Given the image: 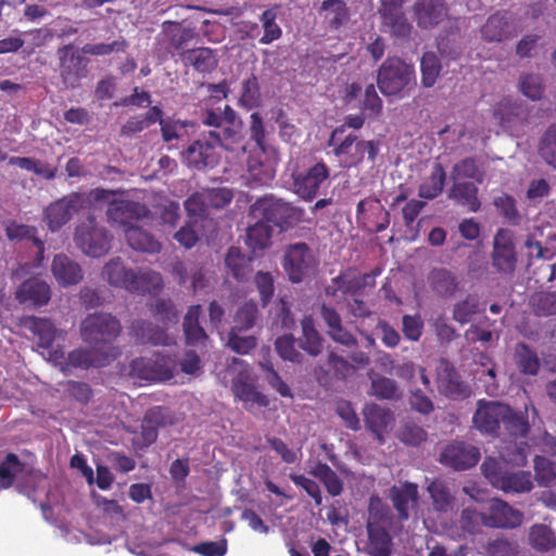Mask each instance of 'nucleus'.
<instances>
[{
  "label": "nucleus",
  "instance_id": "obj_1",
  "mask_svg": "<svg viewBox=\"0 0 556 556\" xmlns=\"http://www.w3.org/2000/svg\"><path fill=\"white\" fill-rule=\"evenodd\" d=\"M472 421L481 433L492 437L525 438L530 430L527 416L500 401H478Z\"/></svg>",
  "mask_w": 556,
  "mask_h": 556
},
{
  "label": "nucleus",
  "instance_id": "obj_2",
  "mask_svg": "<svg viewBox=\"0 0 556 556\" xmlns=\"http://www.w3.org/2000/svg\"><path fill=\"white\" fill-rule=\"evenodd\" d=\"M326 339L316 329L312 317L301 320V334L286 333L275 341V350L281 359L296 365L307 363V357H319L325 349Z\"/></svg>",
  "mask_w": 556,
  "mask_h": 556
},
{
  "label": "nucleus",
  "instance_id": "obj_3",
  "mask_svg": "<svg viewBox=\"0 0 556 556\" xmlns=\"http://www.w3.org/2000/svg\"><path fill=\"white\" fill-rule=\"evenodd\" d=\"M58 74L56 87L60 91H74L83 86V80L90 74V59L83 48L74 43L61 46L55 51Z\"/></svg>",
  "mask_w": 556,
  "mask_h": 556
},
{
  "label": "nucleus",
  "instance_id": "obj_4",
  "mask_svg": "<svg viewBox=\"0 0 556 556\" xmlns=\"http://www.w3.org/2000/svg\"><path fill=\"white\" fill-rule=\"evenodd\" d=\"M102 276L111 286L131 292L146 293L162 286L160 274L151 270L136 273L126 267L119 257H114L104 265Z\"/></svg>",
  "mask_w": 556,
  "mask_h": 556
},
{
  "label": "nucleus",
  "instance_id": "obj_5",
  "mask_svg": "<svg viewBox=\"0 0 556 556\" xmlns=\"http://www.w3.org/2000/svg\"><path fill=\"white\" fill-rule=\"evenodd\" d=\"M80 337L89 345L112 353V343L122 332L121 321L110 313L87 315L79 325Z\"/></svg>",
  "mask_w": 556,
  "mask_h": 556
},
{
  "label": "nucleus",
  "instance_id": "obj_6",
  "mask_svg": "<svg viewBox=\"0 0 556 556\" xmlns=\"http://www.w3.org/2000/svg\"><path fill=\"white\" fill-rule=\"evenodd\" d=\"M251 214L256 219H263L281 231L293 227L301 220L302 211L274 197H265L255 201Z\"/></svg>",
  "mask_w": 556,
  "mask_h": 556
},
{
  "label": "nucleus",
  "instance_id": "obj_7",
  "mask_svg": "<svg viewBox=\"0 0 556 556\" xmlns=\"http://www.w3.org/2000/svg\"><path fill=\"white\" fill-rule=\"evenodd\" d=\"M112 236L104 226L89 214L75 228L74 242L87 256L100 257L111 249Z\"/></svg>",
  "mask_w": 556,
  "mask_h": 556
},
{
  "label": "nucleus",
  "instance_id": "obj_8",
  "mask_svg": "<svg viewBox=\"0 0 556 556\" xmlns=\"http://www.w3.org/2000/svg\"><path fill=\"white\" fill-rule=\"evenodd\" d=\"M414 78L413 65L400 58H388L378 70L377 85L384 96H395L404 90Z\"/></svg>",
  "mask_w": 556,
  "mask_h": 556
},
{
  "label": "nucleus",
  "instance_id": "obj_9",
  "mask_svg": "<svg viewBox=\"0 0 556 556\" xmlns=\"http://www.w3.org/2000/svg\"><path fill=\"white\" fill-rule=\"evenodd\" d=\"M27 265H20L12 271L14 282H20L15 290V299L28 306L39 307L48 304L51 299V288L47 281L39 277L25 278Z\"/></svg>",
  "mask_w": 556,
  "mask_h": 556
},
{
  "label": "nucleus",
  "instance_id": "obj_10",
  "mask_svg": "<svg viewBox=\"0 0 556 556\" xmlns=\"http://www.w3.org/2000/svg\"><path fill=\"white\" fill-rule=\"evenodd\" d=\"M318 266L312 250L304 242L289 244L285 250L282 267L292 283L312 276Z\"/></svg>",
  "mask_w": 556,
  "mask_h": 556
},
{
  "label": "nucleus",
  "instance_id": "obj_11",
  "mask_svg": "<svg viewBox=\"0 0 556 556\" xmlns=\"http://www.w3.org/2000/svg\"><path fill=\"white\" fill-rule=\"evenodd\" d=\"M85 204V197L73 192L53 201L43 210L42 222L51 232L59 231Z\"/></svg>",
  "mask_w": 556,
  "mask_h": 556
},
{
  "label": "nucleus",
  "instance_id": "obj_12",
  "mask_svg": "<svg viewBox=\"0 0 556 556\" xmlns=\"http://www.w3.org/2000/svg\"><path fill=\"white\" fill-rule=\"evenodd\" d=\"M435 382L441 395L459 401L470 395L469 386L462 379L460 375L445 358H440L435 367Z\"/></svg>",
  "mask_w": 556,
  "mask_h": 556
},
{
  "label": "nucleus",
  "instance_id": "obj_13",
  "mask_svg": "<svg viewBox=\"0 0 556 556\" xmlns=\"http://www.w3.org/2000/svg\"><path fill=\"white\" fill-rule=\"evenodd\" d=\"M491 260L497 273L511 275L516 270L517 253L510 229L500 228L494 235Z\"/></svg>",
  "mask_w": 556,
  "mask_h": 556
},
{
  "label": "nucleus",
  "instance_id": "obj_14",
  "mask_svg": "<svg viewBox=\"0 0 556 556\" xmlns=\"http://www.w3.org/2000/svg\"><path fill=\"white\" fill-rule=\"evenodd\" d=\"M404 3L405 0H380L378 10L382 26L397 38H407L413 28L403 11Z\"/></svg>",
  "mask_w": 556,
  "mask_h": 556
},
{
  "label": "nucleus",
  "instance_id": "obj_15",
  "mask_svg": "<svg viewBox=\"0 0 556 556\" xmlns=\"http://www.w3.org/2000/svg\"><path fill=\"white\" fill-rule=\"evenodd\" d=\"M319 315L327 327L326 334L332 342L346 349L358 348V340L343 326L342 317L333 306L323 303Z\"/></svg>",
  "mask_w": 556,
  "mask_h": 556
},
{
  "label": "nucleus",
  "instance_id": "obj_16",
  "mask_svg": "<svg viewBox=\"0 0 556 556\" xmlns=\"http://www.w3.org/2000/svg\"><path fill=\"white\" fill-rule=\"evenodd\" d=\"M481 454L477 446L466 442H453L444 447L440 462L455 470H466L473 467Z\"/></svg>",
  "mask_w": 556,
  "mask_h": 556
},
{
  "label": "nucleus",
  "instance_id": "obj_17",
  "mask_svg": "<svg viewBox=\"0 0 556 556\" xmlns=\"http://www.w3.org/2000/svg\"><path fill=\"white\" fill-rule=\"evenodd\" d=\"M197 36L194 28L185 26L182 23L174 21H165L161 25V33L157 36L159 42L166 45V49L170 54H178L186 49L188 42Z\"/></svg>",
  "mask_w": 556,
  "mask_h": 556
},
{
  "label": "nucleus",
  "instance_id": "obj_18",
  "mask_svg": "<svg viewBox=\"0 0 556 556\" xmlns=\"http://www.w3.org/2000/svg\"><path fill=\"white\" fill-rule=\"evenodd\" d=\"M525 515L519 509L500 498H493L489 504L486 527L515 529L523 523Z\"/></svg>",
  "mask_w": 556,
  "mask_h": 556
},
{
  "label": "nucleus",
  "instance_id": "obj_19",
  "mask_svg": "<svg viewBox=\"0 0 556 556\" xmlns=\"http://www.w3.org/2000/svg\"><path fill=\"white\" fill-rule=\"evenodd\" d=\"M516 34V25L508 12H497L491 15L481 28L483 39L489 42H501L515 37Z\"/></svg>",
  "mask_w": 556,
  "mask_h": 556
},
{
  "label": "nucleus",
  "instance_id": "obj_20",
  "mask_svg": "<svg viewBox=\"0 0 556 556\" xmlns=\"http://www.w3.org/2000/svg\"><path fill=\"white\" fill-rule=\"evenodd\" d=\"M175 416L168 407L153 406L149 408L141 425V435L147 445H151L157 439V429L175 424Z\"/></svg>",
  "mask_w": 556,
  "mask_h": 556
},
{
  "label": "nucleus",
  "instance_id": "obj_21",
  "mask_svg": "<svg viewBox=\"0 0 556 556\" xmlns=\"http://www.w3.org/2000/svg\"><path fill=\"white\" fill-rule=\"evenodd\" d=\"M329 177V169L324 163H317L304 173L294 176L295 192L306 200L316 197L320 184Z\"/></svg>",
  "mask_w": 556,
  "mask_h": 556
},
{
  "label": "nucleus",
  "instance_id": "obj_22",
  "mask_svg": "<svg viewBox=\"0 0 556 556\" xmlns=\"http://www.w3.org/2000/svg\"><path fill=\"white\" fill-rule=\"evenodd\" d=\"M149 210L140 202L131 200H113L106 210L108 218L124 226H130L132 220L147 216Z\"/></svg>",
  "mask_w": 556,
  "mask_h": 556
},
{
  "label": "nucleus",
  "instance_id": "obj_23",
  "mask_svg": "<svg viewBox=\"0 0 556 556\" xmlns=\"http://www.w3.org/2000/svg\"><path fill=\"white\" fill-rule=\"evenodd\" d=\"M51 271L61 287L78 285L84 278L79 263L64 253L56 254L51 264Z\"/></svg>",
  "mask_w": 556,
  "mask_h": 556
},
{
  "label": "nucleus",
  "instance_id": "obj_24",
  "mask_svg": "<svg viewBox=\"0 0 556 556\" xmlns=\"http://www.w3.org/2000/svg\"><path fill=\"white\" fill-rule=\"evenodd\" d=\"M413 13L418 27L430 29L444 20L446 9L442 0H415Z\"/></svg>",
  "mask_w": 556,
  "mask_h": 556
},
{
  "label": "nucleus",
  "instance_id": "obj_25",
  "mask_svg": "<svg viewBox=\"0 0 556 556\" xmlns=\"http://www.w3.org/2000/svg\"><path fill=\"white\" fill-rule=\"evenodd\" d=\"M370 387L368 395L380 401H399L403 396V390L393 378L370 370L368 374Z\"/></svg>",
  "mask_w": 556,
  "mask_h": 556
},
{
  "label": "nucleus",
  "instance_id": "obj_26",
  "mask_svg": "<svg viewBox=\"0 0 556 556\" xmlns=\"http://www.w3.org/2000/svg\"><path fill=\"white\" fill-rule=\"evenodd\" d=\"M184 159L189 167L198 170L212 168L218 163V157L211 143L204 142L202 139L195 140L184 152Z\"/></svg>",
  "mask_w": 556,
  "mask_h": 556
},
{
  "label": "nucleus",
  "instance_id": "obj_27",
  "mask_svg": "<svg viewBox=\"0 0 556 556\" xmlns=\"http://www.w3.org/2000/svg\"><path fill=\"white\" fill-rule=\"evenodd\" d=\"M34 478L30 468L20 460L17 455L9 453L0 463V486L3 489L12 486L15 482Z\"/></svg>",
  "mask_w": 556,
  "mask_h": 556
},
{
  "label": "nucleus",
  "instance_id": "obj_28",
  "mask_svg": "<svg viewBox=\"0 0 556 556\" xmlns=\"http://www.w3.org/2000/svg\"><path fill=\"white\" fill-rule=\"evenodd\" d=\"M129 333L141 344L167 345L169 338L167 333L151 321L143 319L132 320Z\"/></svg>",
  "mask_w": 556,
  "mask_h": 556
},
{
  "label": "nucleus",
  "instance_id": "obj_29",
  "mask_svg": "<svg viewBox=\"0 0 556 556\" xmlns=\"http://www.w3.org/2000/svg\"><path fill=\"white\" fill-rule=\"evenodd\" d=\"M224 262L227 275L237 281H247L253 271V258L244 254L238 247H230L228 249Z\"/></svg>",
  "mask_w": 556,
  "mask_h": 556
},
{
  "label": "nucleus",
  "instance_id": "obj_30",
  "mask_svg": "<svg viewBox=\"0 0 556 556\" xmlns=\"http://www.w3.org/2000/svg\"><path fill=\"white\" fill-rule=\"evenodd\" d=\"M427 280L430 289L441 298H452L459 286L457 276L443 267L430 270Z\"/></svg>",
  "mask_w": 556,
  "mask_h": 556
},
{
  "label": "nucleus",
  "instance_id": "obj_31",
  "mask_svg": "<svg viewBox=\"0 0 556 556\" xmlns=\"http://www.w3.org/2000/svg\"><path fill=\"white\" fill-rule=\"evenodd\" d=\"M447 198L456 204L466 206L470 212H478L481 202L478 198V187L470 181L454 180L453 186L447 192Z\"/></svg>",
  "mask_w": 556,
  "mask_h": 556
},
{
  "label": "nucleus",
  "instance_id": "obj_32",
  "mask_svg": "<svg viewBox=\"0 0 556 556\" xmlns=\"http://www.w3.org/2000/svg\"><path fill=\"white\" fill-rule=\"evenodd\" d=\"M390 497L401 519L409 517V509L418 502V490L414 483L406 482L401 486L390 489Z\"/></svg>",
  "mask_w": 556,
  "mask_h": 556
},
{
  "label": "nucleus",
  "instance_id": "obj_33",
  "mask_svg": "<svg viewBox=\"0 0 556 556\" xmlns=\"http://www.w3.org/2000/svg\"><path fill=\"white\" fill-rule=\"evenodd\" d=\"M112 356V353L88 345V348L72 351L68 354V364L79 368L101 367L106 365Z\"/></svg>",
  "mask_w": 556,
  "mask_h": 556
},
{
  "label": "nucleus",
  "instance_id": "obj_34",
  "mask_svg": "<svg viewBox=\"0 0 556 556\" xmlns=\"http://www.w3.org/2000/svg\"><path fill=\"white\" fill-rule=\"evenodd\" d=\"M201 305H192L184 317L182 330L188 345H204L208 340L203 327L200 325Z\"/></svg>",
  "mask_w": 556,
  "mask_h": 556
},
{
  "label": "nucleus",
  "instance_id": "obj_35",
  "mask_svg": "<svg viewBox=\"0 0 556 556\" xmlns=\"http://www.w3.org/2000/svg\"><path fill=\"white\" fill-rule=\"evenodd\" d=\"M533 488L532 473L526 470H505L502 480H500V483L496 486V489L506 494L529 493Z\"/></svg>",
  "mask_w": 556,
  "mask_h": 556
},
{
  "label": "nucleus",
  "instance_id": "obj_36",
  "mask_svg": "<svg viewBox=\"0 0 556 556\" xmlns=\"http://www.w3.org/2000/svg\"><path fill=\"white\" fill-rule=\"evenodd\" d=\"M180 60L186 66L191 65L200 73H210L217 66L213 50L205 47L181 51Z\"/></svg>",
  "mask_w": 556,
  "mask_h": 556
},
{
  "label": "nucleus",
  "instance_id": "obj_37",
  "mask_svg": "<svg viewBox=\"0 0 556 556\" xmlns=\"http://www.w3.org/2000/svg\"><path fill=\"white\" fill-rule=\"evenodd\" d=\"M513 359L520 374L527 376H536L539 374L541 367L540 358L536 352L527 343H516Z\"/></svg>",
  "mask_w": 556,
  "mask_h": 556
},
{
  "label": "nucleus",
  "instance_id": "obj_38",
  "mask_svg": "<svg viewBox=\"0 0 556 556\" xmlns=\"http://www.w3.org/2000/svg\"><path fill=\"white\" fill-rule=\"evenodd\" d=\"M125 238L128 245L136 251L155 253L161 249L160 242L149 231L136 225L125 228Z\"/></svg>",
  "mask_w": 556,
  "mask_h": 556
},
{
  "label": "nucleus",
  "instance_id": "obj_39",
  "mask_svg": "<svg viewBox=\"0 0 556 556\" xmlns=\"http://www.w3.org/2000/svg\"><path fill=\"white\" fill-rule=\"evenodd\" d=\"M427 491L432 500L433 509L438 513L447 514L454 507L455 496L453 495L450 484L443 480H433Z\"/></svg>",
  "mask_w": 556,
  "mask_h": 556
},
{
  "label": "nucleus",
  "instance_id": "obj_40",
  "mask_svg": "<svg viewBox=\"0 0 556 556\" xmlns=\"http://www.w3.org/2000/svg\"><path fill=\"white\" fill-rule=\"evenodd\" d=\"M330 29H339L349 18V9L343 0H325L318 11Z\"/></svg>",
  "mask_w": 556,
  "mask_h": 556
},
{
  "label": "nucleus",
  "instance_id": "obj_41",
  "mask_svg": "<svg viewBox=\"0 0 556 556\" xmlns=\"http://www.w3.org/2000/svg\"><path fill=\"white\" fill-rule=\"evenodd\" d=\"M5 235L10 241H24L31 240L37 251V260L43 258L45 243L37 237V228L25 224H18L16 222H9L5 226Z\"/></svg>",
  "mask_w": 556,
  "mask_h": 556
},
{
  "label": "nucleus",
  "instance_id": "obj_42",
  "mask_svg": "<svg viewBox=\"0 0 556 556\" xmlns=\"http://www.w3.org/2000/svg\"><path fill=\"white\" fill-rule=\"evenodd\" d=\"M132 369L144 380L163 381L170 379L173 376L168 367L151 358L134 361Z\"/></svg>",
  "mask_w": 556,
  "mask_h": 556
},
{
  "label": "nucleus",
  "instance_id": "obj_43",
  "mask_svg": "<svg viewBox=\"0 0 556 556\" xmlns=\"http://www.w3.org/2000/svg\"><path fill=\"white\" fill-rule=\"evenodd\" d=\"M363 415L366 427L377 434L382 432L393 418V414L389 408L376 403L365 405Z\"/></svg>",
  "mask_w": 556,
  "mask_h": 556
},
{
  "label": "nucleus",
  "instance_id": "obj_44",
  "mask_svg": "<svg viewBox=\"0 0 556 556\" xmlns=\"http://www.w3.org/2000/svg\"><path fill=\"white\" fill-rule=\"evenodd\" d=\"M496 116L505 128H513L527 118V109L521 102L504 101L500 104Z\"/></svg>",
  "mask_w": 556,
  "mask_h": 556
},
{
  "label": "nucleus",
  "instance_id": "obj_45",
  "mask_svg": "<svg viewBox=\"0 0 556 556\" xmlns=\"http://www.w3.org/2000/svg\"><path fill=\"white\" fill-rule=\"evenodd\" d=\"M445 179L446 174L443 166L435 163L430 177L419 186L418 195L427 200L437 198L443 190Z\"/></svg>",
  "mask_w": 556,
  "mask_h": 556
},
{
  "label": "nucleus",
  "instance_id": "obj_46",
  "mask_svg": "<svg viewBox=\"0 0 556 556\" xmlns=\"http://www.w3.org/2000/svg\"><path fill=\"white\" fill-rule=\"evenodd\" d=\"M273 226L267 224L263 219H257V222L248 228L247 232V243L256 252L257 250H264L270 243V238L273 233Z\"/></svg>",
  "mask_w": 556,
  "mask_h": 556
},
{
  "label": "nucleus",
  "instance_id": "obj_47",
  "mask_svg": "<svg viewBox=\"0 0 556 556\" xmlns=\"http://www.w3.org/2000/svg\"><path fill=\"white\" fill-rule=\"evenodd\" d=\"M538 153L546 165L556 169V123L551 124L541 136Z\"/></svg>",
  "mask_w": 556,
  "mask_h": 556
},
{
  "label": "nucleus",
  "instance_id": "obj_48",
  "mask_svg": "<svg viewBox=\"0 0 556 556\" xmlns=\"http://www.w3.org/2000/svg\"><path fill=\"white\" fill-rule=\"evenodd\" d=\"M257 318L258 308L256 303L252 301L245 302L237 309L233 316V325L229 330L245 332L256 325Z\"/></svg>",
  "mask_w": 556,
  "mask_h": 556
},
{
  "label": "nucleus",
  "instance_id": "obj_49",
  "mask_svg": "<svg viewBox=\"0 0 556 556\" xmlns=\"http://www.w3.org/2000/svg\"><path fill=\"white\" fill-rule=\"evenodd\" d=\"M485 172L481 168L477 161L472 157H467L456 163L451 172V178L453 180L459 179H473L478 184H482L484 180Z\"/></svg>",
  "mask_w": 556,
  "mask_h": 556
},
{
  "label": "nucleus",
  "instance_id": "obj_50",
  "mask_svg": "<svg viewBox=\"0 0 556 556\" xmlns=\"http://www.w3.org/2000/svg\"><path fill=\"white\" fill-rule=\"evenodd\" d=\"M529 543L540 552H547L556 546V538L548 526L538 523L529 530Z\"/></svg>",
  "mask_w": 556,
  "mask_h": 556
},
{
  "label": "nucleus",
  "instance_id": "obj_51",
  "mask_svg": "<svg viewBox=\"0 0 556 556\" xmlns=\"http://www.w3.org/2000/svg\"><path fill=\"white\" fill-rule=\"evenodd\" d=\"M530 304L536 316L556 315V291H539L532 294Z\"/></svg>",
  "mask_w": 556,
  "mask_h": 556
},
{
  "label": "nucleus",
  "instance_id": "obj_52",
  "mask_svg": "<svg viewBox=\"0 0 556 556\" xmlns=\"http://www.w3.org/2000/svg\"><path fill=\"white\" fill-rule=\"evenodd\" d=\"M421 84L424 87H432L442 70L441 62L437 54L432 51L425 52L421 61Z\"/></svg>",
  "mask_w": 556,
  "mask_h": 556
},
{
  "label": "nucleus",
  "instance_id": "obj_53",
  "mask_svg": "<svg viewBox=\"0 0 556 556\" xmlns=\"http://www.w3.org/2000/svg\"><path fill=\"white\" fill-rule=\"evenodd\" d=\"M128 47V41L124 37H118L116 40L109 43H86L81 48L86 55L105 56L112 53H123Z\"/></svg>",
  "mask_w": 556,
  "mask_h": 556
},
{
  "label": "nucleus",
  "instance_id": "obj_54",
  "mask_svg": "<svg viewBox=\"0 0 556 556\" xmlns=\"http://www.w3.org/2000/svg\"><path fill=\"white\" fill-rule=\"evenodd\" d=\"M277 10V7L270 8L264 11L260 17L264 28V35L260 39V42L263 45H269L273 41L278 40L282 35L280 26L276 23Z\"/></svg>",
  "mask_w": 556,
  "mask_h": 556
},
{
  "label": "nucleus",
  "instance_id": "obj_55",
  "mask_svg": "<svg viewBox=\"0 0 556 556\" xmlns=\"http://www.w3.org/2000/svg\"><path fill=\"white\" fill-rule=\"evenodd\" d=\"M370 554L375 556H390L391 539L387 531L381 528L375 529L371 523L368 525Z\"/></svg>",
  "mask_w": 556,
  "mask_h": 556
},
{
  "label": "nucleus",
  "instance_id": "obj_56",
  "mask_svg": "<svg viewBox=\"0 0 556 556\" xmlns=\"http://www.w3.org/2000/svg\"><path fill=\"white\" fill-rule=\"evenodd\" d=\"M242 333L229 330L226 346L237 354L245 355L257 346L258 340L253 334L243 336Z\"/></svg>",
  "mask_w": 556,
  "mask_h": 556
},
{
  "label": "nucleus",
  "instance_id": "obj_57",
  "mask_svg": "<svg viewBox=\"0 0 556 556\" xmlns=\"http://www.w3.org/2000/svg\"><path fill=\"white\" fill-rule=\"evenodd\" d=\"M192 125V123L187 121L166 117L164 121H160L162 139L165 142L181 139L187 136V128Z\"/></svg>",
  "mask_w": 556,
  "mask_h": 556
},
{
  "label": "nucleus",
  "instance_id": "obj_58",
  "mask_svg": "<svg viewBox=\"0 0 556 556\" xmlns=\"http://www.w3.org/2000/svg\"><path fill=\"white\" fill-rule=\"evenodd\" d=\"M233 390L236 396L245 403L251 402L261 407H266L269 405L268 397L262 392H260L255 386L249 382L238 381L235 383Z\"/></svg>",
  "mask_w": 556,
  "mask_h": 556
},
{
  "label": "nucleus",
  "instance_id": "obj_59",
  "mask_svg": "<svg viewBox=\"0 0 556 556\" xmlns=\"http://www.w3.org/2000/svg\"><path fill=\"white\" fill-rule=\"evenodd\" d=\"M479 299L475 294H468L463 301L457 302L453 308V318L464 325L479 312Z\"/></svg>",
  "mask_w": 556,
  "mask_h": 556
},
{
  "label": "nucleus",
  "instance_id": "obj_60",
  "mask_svg": "<svg viewBox=\"0 0 556 556\" xmlns=\"http://www.w3.org/2000/svg\"><path fill=\"white\" fill-rule=\"evenodd\" d=\"M493 204L508 224L516 226L521 223V215L517 210L516 200L511 195L502 194L496 197Z\"/></svg>",
  "mask_w": 556,
  "mask_h": 556
},
{
  "label": "nucleus",
  "instance_id": "obj_61",
  "mask_svg": "<svg viewBox=\"0 0 556 556\" xmlns=\"http://www.w3.org/2000/svg\"><path fill=\"white\" fill-rule=\"evenodd\" d=\"M258 366L261 367L264 379L267 383L276 390L283 397H293L292 391L289 386L281 379L279 374L275 370L273 364L268 361L260 362Z\"/></svg>",
  "mask_w": 556,
  "mask_h": 556
},
{
  "label": "nucleus",
  "instance_id": "obj_62",
  "mask_svg": "<svg viewBox=\"0 0 556 556\" xmlns=\"http://www.w3.org/2000/svg\"><path fill=\"white\" fill-rule=\"evenodd\" d=\"M520 91L531 100H540L544 92V85L539 74H522L519 78Z\"/></svg>",
  "mask_w": 556,
  "mask_h": 556
},
{
  "label": "nucleus",
  "instance_id": "obj_63",
  "mask_svg": "<svg viewBox=\"0 0 556 556\" xmlns=\"http://www.w3.org/2000/svg\"><path fill=\"white\" fill-rule=\"evenodd\" d=\"M397 438L406 445L418 446L427 440V432L422 427L407 421L400 428Z\"/></svg>",
  "mask_w": 556,
  "mask_h": 556
},
{
  "label": "nucleus",
  "instance_id": "obj_64",
  "mask_svg": "<svg viewBox=\"0 0 556 556\" xmlns=\"http://www.w3.org/2000/svg\"><path fill=\"white\" fill-rule=\"evenodd\" d=\"M153 312L164 326L175 325L178 323L179 312L169 299H157L155 301Z\"/></svg>",
  "mask_w": 556,
  "mask_h": 556
}]
</instances>
